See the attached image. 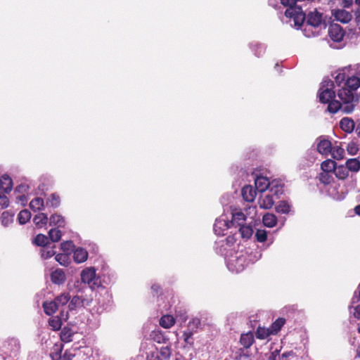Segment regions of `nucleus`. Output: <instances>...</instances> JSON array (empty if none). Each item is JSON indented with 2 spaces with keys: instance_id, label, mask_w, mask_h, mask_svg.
I'll use <instances>...</instances> for the list:
<instances>
[{
  "instance_id": "nucleus-10",
  "label": "nucleus",
  "mask_w": 360,
  "mask_h": 360,
  "mask_svg": "<svg viewBox=\"0 0 360 360\" xmlns=\"http://www.w3.org/2000/svg\"><path fill=\"white\" fill-rule=\"evenodd\" d=\"M328 35L334 42H340L342 40L345 32L338 24H331L328 27Z\"/></svg>"
},
{
  "instance_id": "nucleus-46",
  "label": "nucleus",
  "mask_w": 360,
  "mask_h": 360,
  "mask_svg": "<svg viewBox=\"0 0 360 360\" xmlns=\"http://www.w3.org/2000/svg\"><path fill=\"white\" fill-rule=\"evenodd\" d=\"M61 236V231L57 229H51L49 231V239L53 243L59 241Z\"/></svg>"
},
{
  "instance_id": "nucleus-55",
  "label": "nucleus",
  "mask_w": 360,
  "mask_h": 360,
  "mask_svg": "<svg viewBox=\"0 0 360 360\" xmlns=\"http://www.w3.org/2000/svg\"><path fill=\"white\" fill-rule=\"evenodd\" d=\"M160 354L165 359H169L171 356L172 352L169 347H162L160 349Z\"/></svg>"
},
{
  "instance_id": "nucleus-2",
  "label": "nucleus",
  "mask_w": 360,
  "mask_h": 360,
  "mask_svg": "<svg viewBox=\"0 0 360 360\" xmlns=\"http://www.w3.org/2000/svg\"><path fill=\"white\" fill-rule=\"evenodd\" d=\"M290 25L299 30L304 26L303 33L307 37H314L318 34L316 29L323 27H326V23L323 13L315 9L310 11L307 15L305 14V19L300 27H297L292 20H290Z\"/></svg>"
},
{
  "instance_id": "nucleus-5",
  "label": "nucleus",
  "mask_w": 360,
  "mask_h": 360,
  "mask_svg": "<svg viewBox=\"0 0 360 360\" xmlns=\"http://www.w3.org/2000/svg\"><path fill=\"white\" fill-rule=\"evenodd\" d=\"M81 279L91 290H95L102 285L101 281L98 276H96V270L94 267L84 269L81 272Z\"/></svg>"
},
{
  "instance_id": "nucleus-20",
  "label": "nucleus",
  "mask_w": 360,
  "mask_h": 360,
  "mask_svg": "<svg viewBox=\"0 0 360 360\" xmlns=\"http://www.w3.org/2000/svg\"><path fill=\"white\" fill-rule=\"evenodd\" d=\"M88 252L82 248H77L73 252V258L75 262L82 263L87 259Z\"/></svg>"
},
{
  "instance_id": "nucleus-64",
  "label": "nucleus",
  "mask_w": 360,
  "mask_h": 360,
  "mask_svg": "<svg viewBox=\"0 0 360 360\" xmlns=\"http://www.w3.org/2000/svg\"><path fill=\"white\" fill-rule=\"evenodd\" d=\"M279 351L275 350L274 352H272L269 357V360H276L277 356L278 355Z\"/></svg>"
},
{
  "instance_id": "nucleus-30",
  "label": "nucleus",
  "mask_w": 360,
  "mask_h": 360,
  "mask_svg": "<svg viewBox=\"0 0 360 360\" xmlns=\"http://www.w3.org/2000/svg\"><path fill=\"white\" fill-rule=\"evenodd\" d=\"M175 323L174 318L171 315H164L160 319V325L165 328H171Z\"/></svg>"
},
{
  "instance_id": "nucleus-15",
  "label": "nucleus",
  "mask_w": 360,
  "mask_h": 360,
  "mask_svg": "<svg viewBox=\"0 0 360 360\" xmlns=\"http://www.w3.org/2000/svg\"><path fill=\"white\" fill-rule=\"evenodd\" d=\"M333 15L335 20L341 22L342 23H347L349 22L352 17V14L349 12L344 9H339L333 12Z\"/></svg>"
},
{
  "instance_id": "nucleus-54",
  "label": "nucleus",
  "mask_w": 360,
  "mask_h": 360,
  "mask_svg": "<svg viewBox=\"0 0 360 360\" xmlns=\"http://www.w3.org/2000/svg\"><path fill=\"white\" fill-rule=\"evenodd\" d=\"M30 189V188L28 184H21L15 188V192L20 194H28Z\"/></svg>"
},
{
  "instance_id": "nucleus-16",
  "label": "nucleus",
  "mask_w": 360,
  "mask_h": 360,
  "mask_svg": "<svg viewBox=\"0 0 360 360\" xmlns=\"http://www.w3.org/2000/svg\"><path fill=\"white\" fill-rule=\"evenodd\" d=\"M51 281L57 285H61L65 283L66 276L64 271L61 269H57L51 274Z\"/></svg>"
},
{
  "instance_id": "nucleus-37",
  "label": "nucleus",
  "mask_w": 360,
  "mask_h": 360,
  "mask_svg": "<svg viewBox=\"0 0 360 360\" xmlns=\"http://www.w3.org/2000/svg\"><path fill=\"white\" fill-rule=\"evenodd\" d=\"M239 231L243 238L249 239L252 233L253 229L250 225H242L239 226Z\"/></svg>"
},
{
  "instance_id": "nucleus-53",
  "label": "nucleus",
  "mask_w": 360,
  "mask_h": 360,
  "mask_svg": "<svg viewBox=\"0 0 360 360\" xmlns=\"http://www.w3.org/2000/svg\"><path fill=\"white\" fill-rule=\"evenodd\" d=\"M270 335V332L268 329L264 328H258L256 331V337L258 339L264 340Z\"/></svg>"
},
{
  "instance_id": "nucleus-44",
  "label": "nucleus",
  "mask_w": 360,
  "mask_h": 360,
  "mask_svg": "<svg viewBox=\"0 0 360 360\" xmlns=\"http://www.w3.org/2000/svg\"><path fill=\"white\" fill-rule=\"evenodd\" d=\"M60 202V197L55 193L51 194L46 200V205L49 207H57L59 206Z\"/></svg>"
},
{
  "instance_id": "nucleus-45",
  "label": "nucleus",
  "mask_w": 360,
  "mask_h": 360,
  "mask_svg": "<svg viewBox=\"0 0 360 360\" xmlns=\"http://www.w3.org/2000/svg\"><path fill=\"white\" fill-rule=\"evenodd\" d=\"M49 325L53 330H58L62 326L61 319L58 316H53L49 319Z\"/></svg>"
},
{
  "instance_id": "nucleus-14",
  "label": "nucleus",
  "mask_w": 360,
  "mask_h": 360,
  "mask_svg": "<svg viewBox=\"0 0 360 360\" xmlns=\"http://www.w3.org/2000/svg\"><path fill=\"white\" fill-rule=\"evenodd\" d=\"M241 194L245 201L252 202L256 197L257 193L252 186L246 185L242 188Z\"/></svg>"
},
{
  "instance_id": "nucleus-9",
  "label": "nucleus",
  "mask_w": 360,
  "mask_h": 360,
  "mask_svg": "<svg viewBox=\"0 0 360 360\" xmlns=\"http://www.w3.org/2000/svg\"><path fill=\"white\" fill-rule=\"evenodd\" d=\"M277 198L268 191L261 193L258 199V205L260 208L269 210L273 207Z\"/></svg>"
},
{
  "instance_id": "nucleus-4",
  "label": "nucleus",
  "mask_w": 360,
  "mask_h": 360,
  "mask_svg": "<svg viewBox=\"0 0 360 360\" xmlns=\"http://www.w3.org/2000/svg\"><path fill=\"white\" fill-rule=\"evenodd\" d=\"M236 238L233 235L229 236L224 240H220L215 243L216 252L224 256L226 259L231 252L235 251Z\"/></svg>"
},
{
  "instance_id": "nucleus-21",
  "label": "nucleus",
  "mask_w": 360,
  "mask_h": 360,
  "mask_svg": "<svg viewBox=\"0 0 360 360\" xmlns=\"http://www.w3.org/2000/svg\"><path fill=\"white\" fill-rule=\"evenodd\" d=\"M249 46L254 53V55L257 57L262 56L266 51V46L258 41H252L250 43Z\"/></svg>"
},
{
  "instance_id": "nucleus-18",
  "label": "nucleus",
  "mask_w": 360,
  "mask_h": 360,
  "mask_svg": "<svg viewBox=\"0 0 360 360\" xmlns=\"http://www.w3.org/2000/svg\"><path fill=\"white\" fill-rule=\"evenodd\" d=\"M13 181L11 178L7 175L4 174L0 177V189L5 193H8L12 190Z\"/></svg>"
},
{
  "instance_id": "nucleus-19",
  "label": "nucleus",
  "mask_w": 360,
  "mask_h": 360,
  "mask_svg": "<svg viewBox=\"0 0 360 360\" xmlns=\"http://www.w3.org/2000/svg\"><path fill=\"white\" fill-rule=\"evenodd\" d=\"M331 143L328 140H320L317 144V150L322 155H327L331 152Z\"/></svg>"
},
{
  "instance_id": "nucleus-6",
  "label": "nucleus",
  "mask_w": 360,
  "mask_h": 360,
  "mask_svg": "<svg viewBox=\"0 0 360 360\" xmlns=\"http://www.w3.org/2000/svg\"><path fill=\"white\" fill-rule=\"evenodd\" d=\"M201 327V321L199 318H192L188 323L187 328L184 331L183 338L186 345L192 347L194 341L193 335Z\"/></svg>"
},
{
  "instance_id": "nucleus-22",
  "label": "nucleus",
  "mask_w": 360,
  "mask_h": 360,
  "mask_svg": "<svg viewBox=\"0 0 360 360\" xmlns=\"http://www.w3.org/2000/svg\"><path fill=\"white\" fill-rule=\"evenodd\" d=\"M246 219L245 215L242 212L232 213V219L230 222L231 226H240L244 224Z\"/></svg>"
},
{
  "instance_id": "nucleus-60",
  "label": "nucleus",
  "mask_w": 360,
  "mask_h": 360,
  "mask_svg": "<svg viewBox=\"0 0 360 360\" xmlns=\"http://www.w3.org/2000/svg\"><path fill=\"white\" fill-rule=\"evenodd\" d=\"M146 360H162L156 352H150L146 356Z\"/></svg>"
},
{
  "instance_id": "nucleus-41",
  "label": "nucleus",
  "mask_w": 360,
  "mask_h": 360,
  "mask_svg": "<svg viewBox=\"0 0 360 360\" xmlns=\"http://www.w3.org/2000/svg\"><path fill=\"white\" fill-rule=\"evenodd\" d=\"M290 210L291 205L285 201H281L276 207V212L281 214H288Z\"/></svg>"
},
{
  "instance_id": "nucleus-40",
  "label": "nucleus",
  "mask_w": 360,
  "mask_h": 360,
  "mask_svg": "<svg viewBox=\"0 0 360 360\" xmlns=\"http://www.w3.org/2000/svg\"><path fill=\"white\" fill-rule=\"evenodd\" d=\"M33 243L37 246L46 247L49 243V238L44 234H38L34 239Z\"/></svg>"
},
{
  "instance_id": "nucleus-8",
  "label": "nucleus",
  "mask_w": 360,
  "mask_h": 360,
  "mask_svg": "<svg viewBox=\"0 0 360 360\" xmlns=\"http://www.w3.org/2000/svg\"><path fill=\"white\" fill-rule=\"evenodd\" d=\"M231 227V225L228 220L227 217L225 215H221L215 220L213 229L215 234L219 236H224L225 235L224 232Z\"/></svg>"
},
{
  "instance_id": "nucleus-63",
  "label": "nucleus",
  "mask_w": 360,
  "mask_h": 360,
  "mask_svg": "<svg viewBox=\"0 0 360 360\" xmlns=\"http://www.w3.org/2000/svg\"><path fill=\"white\" fill-rule=\"evenodd\" d=\"M279 3L281 4V0H269V5L275 8L279 7Z\"/></svg>"
},
{
  "instance_id": "nucleus-31",
  "label": "nucleus",
  "mask_w": 360,
  "mask_h": 360,
  "mask_svg": "<svg viewBox=\"0 0 360 360\" xmlns=\"http://www.w3.org/2000/svg\"><path fill=\"white\" fill-rule=\"evenodd\" d=\"M43 308H44V312L47 315H49V316L54 314L58 309V307L55 300L49 302H44L43 304Z\"/></svg>"
},
{
  "instance_id": "nucleus-33",
  "label": "nucleus",
  "mask_w": 360,
  "mask_h": 360,
  "mask_svg": "<svg viewBox=\"0 0 360 360\" xmlns=\"http://www.w3.org/2000/svg\"><path fill=\"white\" fill-rule=\"evenodd\" d=\"M6 344L8 346V349L13 352H18L20 347L19 340L15 338H8L6 341Z\"/></svg>"
},
{
  "instance_id": "nucleus-59",
  "label": "nucleus",
  "mask_w": 360,
  "mask_h": 360,
  "mask_svg": "<svg viewBox=\"0 0 360 360\" xmlns=\"http://www.w3.org/2000/svg\"><path fill=\"white\" fill-rule=\"evenodd\" d=\"M358 302H360V284L359 285L357 290L354 292L352 300V304H354Z\"/></svg>"
},
{
  "instance_id": "nucleus-34",
  "label": "nucleus",
  "mask_w": 360,
  "mask_h": 360,
  "mask_svg": "<svg viewBox=\"0 0 360 360\" xmlns=\"http://www.w3.org/2000/svg\"><path fill=\"white\" fill-rule=\"evenodd\" d=\"M240 342L245 348H249L254 342L252 334L246 333L241 335Z\"/></svg>"
},
{
  "instance_id": "nucleus-38",
  "label": "nucleus",
  "mask_w": 360,
  "mask_h": 360,
  "mask_svg": "<svg viewBox=\"0 0 360 360\" xmlns=\"http://www.w3.org/2000/svg\"><path fill=\"white\" fill-rule=\"evenodd\" d=\"M14 214L9 211H5L1 214L0 217L1 224L4 226H9L13 221Z\"/></svg>"
},
{
  "instance_id": "nucleus-49",
  "label": "nucleus",
  "mask_w": 360,
  "mask_h": 360,
  "mask_svg": "<svg viewBox=\"0 0 360 360\" xmlns=\"http://www.w3.org/2000/svg\"><path fill=\"white\" fill-rule=\"evenodd\" d=\"M55 259L61 265L68 266L69 264L70 257L69 255L67 253H60L56 255Z\"/></svg>"
},
{
  "instance_id": "nucleus-52",
  "label": "nucleus",
  "mask_w": 360,
  "mask_h": 360,
  "mask_svg": "<svg viewBox=\"0 0 360 360\" xmlns=\"http://www.w3.org/2000/svg\"><path fill=\"white\" fill-rule=\"evenodd\" d=\"M255 238L258 242L263 243L267 238V232L265 230L257 229L255 233Z\"/></svg>"
},
{
  "instance_id": "nucleus-57",
  "label": "nucleus",
  "mask_w": 360,
  "mask_h": 360,
  "mask_svg": "<svg viewBox=\"0 0 360 360\" xmlns=\"http://www.w3.org/2000/svg\"><path fill=\"white\" fill-rule=\"evenodd\" d=\"M349 311L351 314H353L354 316L358 319H360V304L356 306H349Z\"/></svg>"
},
{
  "instance_id": "nucleus-12",
  "label": "nucleus",
  "mask_w": 360,
  "mask_h": 360,
  "mask_svg": "<svg viewBox=\"0 0 360 360\" xmlns=\"http://www.w3.org/2000/svg\"><path fill=\"white\" fill-rule=\"evenodd\" d=\"M270 181L268 178L259 176L255 180V185L257 191L259 193H264L268 191Z\"/></svg>"
},
{
  "instance_id": "nucleus-36",
  "label": "nucleus",
  "mask_w": 360,
  "mask_h": 360,
  "mask_svg": "<svg viewBox=\"0 0 360 360\" xmlns=\"http://www.w3.org/2000/svg\"><path fill=\"white\" fill-rule=\"evenodd\" d=\"M33 221L37 226L42 227L46 225L48 221L47 214L44 213H39L34 216Z\"/></svg>"
},
{
  "instance_id": "nucleus-11",
  "label": "nucleus",
  "mask_w": 360,
  "mask_h": 360,
  "mask_svg": "<svg viewBox=\"0 0 360 360\" xmlns=\"http://www.w3.org/2000/svg\"><path fill=\"white\" fill-rule=\"evenodd\" d=\"M283 186L284 184L281 179H274L270 181L269 186L268 188V192L271 193L274 196H275L277 199L280 198V196L283 193Z\"/></svg>"
},
{
  "instance_id": "nucleus-62",
  "label": "nucleus",
  "mask_w": 360,
  "mask_h": 360,
  "mask_svg": "<svg viewBox=\"0 0 360 360\" xmlns=\"http://www.w3.org/2000/svg\"><path fill=\"white\" fill-rule=\"evenodd\" d=\"M349 68L354 70L355 75H357L360 78V63L355 64L354 65H349Z\"/></svg>"
},
{
  "instance_id": "nucleus-27",
  "label": "nucleus",
  "mask_w": 360,
  "mask_h": 360,
  "mask_svg": "<svg viewBox=\"0 0 360 360\" xmlns=\"http://www.w3.org/2000/svg\"><path fill=\"white\" fill-rule=\"evenodd\" d=\"M334 174L336 176L337 178L339 179H346L349 175V171L348 169L345 165H336Z\"/></svg>"
},
{
  "instance_id": "nucleus-48",
  "label": "nucleus",
  "mask_w": 360,
  "mask_h": 360,
  "mask_svg": "<svg viewBox=\"0 0 360 360\" xmlns=\"http://www.w3.org/2000/svg\"><path fill=\"white\" fill-rule=\"evenodd\" d=\"M319 179L321 183L323 184H329L333 179V173L322 172L319 174Z\"/></svg>"
},
{
  "instance_id": "nucleus-28",
  "label": "nucleus",
  "mask_w": 360,
  "mask_h": 360,
  "mask_svg": "<svg viewBox=\"0 0 360 360\" xmlns=\"http://www.w3.org/2000/svg\"><path fill=\"white\" fill-rule=\"evenodd\" d=\"M336 165L337 164L334 160H326L321 163V167L323 172L334 173Z\"/></svg>"
},
{
  "instance_id": "nucleus-47",
  "label": "nucleus",
  "mask_w": 360,
  "mask_h": 360,
  "mask_svg": "<svg viewBox=\"0 0 360 360\" xmlns=\"http://www.w3.org/2000/svg\"><path fill=\"white\" fill-rule=\"evenodd\" d=\"M285 323V319L283 318L277 319L271 325L272 333H277Z\"/></svg>"
},
{
  "instance_id": "nucleus-3",
  "label": "nucleus",
  "mask_w": 360,
  "mask_h": 360,
  "mask_svg": "<svg viewBox=\"0 0 360 360\" xmlns=\"http://www.w3.org/2000/svg\"><path fill=\"white\" fill-rule=\"evenodd\" d=\"M225 262L230 271L241 272L248 266L247 253L243 249L235 250L225 259Z\"/></svg>"
},
{
  "instance_id": "nucleus-1",
  "label": "nucleus",
  "mask_w": 360,
  "mask_h": 360,
  "mask_svg": "<svg viewBox=\"0 0 360 360\" xmlns=\"http://www.w3.org/2000/svg\"><path fill=\"white\" fill-rule=\"evenodd\" d=\"M334 82L330 79H324L321 83L318 98L321 103H328L327 110L335 114L338 111L350 113L354 109V96L351 91L342 88L338 91L340 100H335V93L333 90Z\"/></svg>"
},
{
  "instance_id": "nucleus-7",
  "label": "nucleus",
  "mask_w": 360,
  "mask_h": 360,
  "mask_svg": "<svg viewBox=\"0 0 360 360\" xmlns=\"http://www.w3.org/2000/svg\"><path fill=\"white\" fill-rule=\"evenodd\" d=\"M93 299L83 294L74 295L70 297L69 304L68 305V309L70 311H77L82 308L89 306Z\"/></svg>"
},
{
  "instance_id": "nucleus-58",
  "label": "nucleus",
  "mask_w": 360,
  "mask_h": 360,
  "mask_svg": "<svg viewBox=\"0 0 360 360\" xmlns=\"http://www.w3.org/2000/svg\"><path fill=\"white\" fill-rule=\"evenodd\" d=\"M9 204V200L5 194L0 193V208L4 209L7 207Z\"/></svg>"
},
{
  "instance_id": "nucleus-17",
  "label": "nucleus",
  "mask_w": 360,
  "mask_h": 360,
  "mask_svg": "<svg viewBox=\"0 0 360 360\" xmlns=\"http://www.w3.org/2000/svg\"><path fill=\"white\" fill-rule=\"evenodd\" d=\"M247 253V262L248 266L250 264H254L258 261L262 257V252L259 249L252 250H243Z\"/></svg>"
},
{
  "instance_id": "nucleus-56",
  "label": "nucleus",
  "mask_w": 360,
  "mask_h": 360,
  "mask_svg": "<svg viewBox=\"0 0 360 360\" xmlns=\"http://www.w3.org/2000/svg\"><path fill=\"white\" fill-rule=\"evenodd\" d=\"M347 150L349 154L354 155L357 153L359 148L356 143L351 142L347 144Z\"/></svg>"
},
{
  "instance_id": "nucleus-26",
  "label": "nucleus",
  "mask_w": 360,
  "mask_h": 360,
  "mask_svg": "<svg viewBox=\"0 0 360 360\" xmlns=\"http://www.w3.org/2000/svg\"><path fill=\"white\" fill-rule=\"evenodd\" d=\"M262 221L265 226L272 228L277 223V217L274 214L266 213L263 216Z\"/></svg>"
},
{
  "instance_id": "nucleus-25",
  "label": "nucleus",
  "mask_w": 360,
  "mask_h": 360,
  "mask_svg": "<svg viewBox=\"0 0 360 360\" xmlns=\"http://www.w3.org/2000/svg\"><path fill=\"white\" fill-rule=\"evenodd\" d=\"M75 332L69 327L65 326L60 331V340L64 342H70L72 341V337Z\"/></svg>"
},
{
  "instance_id": "nucleus-35",
  "label": "nucleus",
  "mask_w": 360,
  "mask_h": 360,
  "mask_svg": "<svg viewBox=\"0 0 360 360\" xmlns=\"http://www.w3.org/2000/svg\"><path fill=\"white\" fill-rule=\"evenodd\" d=\"M348 68H349L348 67ZM347 69V68H345L342 70L338 72L337 75L335 77V82L336 83L337 86H340L342 84L345 85V83L347 80V75H346L345 70Z\"/></svg>"
},
{
  "instance_id": "nucleus-51",
  "label": "nucleus",
  "mask_w": 360,
  "mask_h": 360,
  "mask_svg": "<svg viewBox=\"0 0 360 360\" xmlns=\"http://www.w3.org/2000/svg\"><path fill=\"white\" fill-rule=\"evenodd\" d=\"M60 248L64 253L69 255V253L73 250L74 244L71 240L64 241L60 244Z\"/></svg>"
},
{
  "instance_id": "nucleus-39",
  "label": "nucleus",
  "mask_w": 360,
  "mask_h": 360,
  "mask_svg": "<svg viewBox=\"0 0 360 360\" xmlns=\"http://www.w3.org/2000/svg\"><path fill=\"white\" fill-rule=\"evenodd\" d=\"M30 207L33 211L41 210L44 208V200L41 198H35L30 202Z\"/></svg>"
},
{
  "instance_id": "nucleus-23",
  "label": "nucleus",
  "mask_w": 360,
  "mask_h": 360,
  "mask_svg": "<svg viewBox=\"0 0 360 360\" xmlns=\"http://www.w3.org/2000/svg\"><path fill=\"white\" fill-rule=\"evenodd\" d=\"M340 128L347 133L353 131L355 124L353 120L349 117H344L340 122Z\"/></svg>"
},
{
  "instance_id": "nucleus-24",
  "label": "nucleus",
  "mask_w": 360,
  "mask_h": 360,
  "mask_svg": "<svg viewBox=\"0 0 360 360\" xmlns=\"http://www.w3.org/2000/svg\"><path fill=\"white\" fill-rule=\"evenodd\" d=\"M345 165L349 172L356 174L360 170V160L358 158H349L348 159Z\"/></svg>"
},
{
  "instance_id": "nucleus-43",
  "label": "nucleus",
  "mask_w": 360,
  "mask_h": 360,
  "mask_svg": "<svg viewBox=\"0 0 360 360\" xmlns=\"http://www.w3.org/2000/svg\"><path fill=\"white\" fill-rule=\"evenodd\" d=\"M330 154L334 159L341 160L345 155V150L340 146H335L331 148Z\"/></svg>"
},
{
  "instance_id": "nucleus-29",
  "label": "nucleus",
  "mask_w": 360,
  "mask_h": 360,
  "mask_svg": "<svg viewBox=\"0 0 360 360\" xmlns=\"http://www.w3.org/2000/svg\"><path fill=\"white\" fill-rule=\"evenodd\" d=\"M49 224L51 226H58V227H63L65 224V221L63 217L60 214H52L49 219Z\"/></svg>"
},
{
  "instance_id": "nucleus-13",
  "label": "nucleus",
  "mask_w": 360,
  "mask_h": 360,
  "mask_svg": "<svg viewBox=\"0 0 360 360\" xmlns=\"http://www.w3.org/2000/svg\"><path fill=\"white\" fill-rule=\"evenodd\" d=\"M345 86H346V87H344L345 89L351 91L354 94L353 91H356L360 86V78L357 75L351 77L348 76L345 83Z\"/></svg>"
},
{
  "instance_id": "nucleus-61",
  "label": "nucleus",
  "mask_w": 360,
  "mask_h": 360,
  "mask_svg": "<svg viewBox=\"0 0 360 360\" xmlns=\"http://www.w3.org/2000/svg\"><path fill=\"white\" fill-rule=\"evenodd\" d=\"M18 202H20L22 205H25L27 202V198L26 194H20L16 197Z\"/></svg>"
},
{
  "instance_id": "nucleus-50",
  "label": "nucleus",
  "mask_w": 360,
  "mask_h": 360,
  "mask_svg": "<svg viewBox=\"0 0 360 360\" xmlns=\"http://www.w3.org/2000/svg\"><path fill=\"white\" fill-rule=\"evenodd\" d=\"M56 254L53 248H50L49 247H44V248L41 250V256L43 259H49L51 258Z\"/></svg>"
},
{
  "instance_id": "nucleus-42",
  "label": "nucleus",
  "mask_w": 360,
  "mask_h": 360,
  "mask_svg": "<svg viewBox=\"0 0 360 360\" xmlns=\"http://www.w3.org/2000/svg\"><path fill=\"white\" fill-rule=\"evenodd\" d=\"M31 218V213L27 210L20 211L18 215V219L20 224H26Z\"/></svg>"
},
{
  "instance_id": "nucleus-32",
  "label": "nucleus",
  "mask_w": 360,
  "mask_h": 360,
  "mask_svg": "<svg viewBox=\"0 0 360 360\" xmlns=\"http://www.w3.org/2000/svg\"><path fill=\"white\" fill-rule=\"evenodd\" d=\"M70 300V295L68 292H63L60 295L57 296L54 300L59 308L60 307H63L68 303L69 304V301Z\"/></svg>"
}]
</instances>
